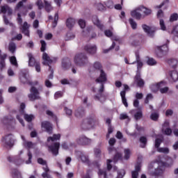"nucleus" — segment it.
I'll use <instances>...</instances> for the list:
<instances>
[{
    "label": "nucleus",
    "instance_id": "f257e3e1",
    "mask_svg": "<svg viewBox=\"0 0 178 178\" xmlns=\"http://www.w3.org/2000/svg\"><path fill=\"white\" fill-rule=\"evenodd\" d=\"M92 69L94 72H100L99 76L96 79V83H100V88L99 90V95L95 96V99L96 101H100V102H105L106 98L105 96L102 95L104 92V83L106 81V74L102 69V64L99 61H96L93 63Z\"/></svg>",
    "mask_w": 178,
    "mask_h": 178
},
{
    "label": "nucleus",
    "instance_id": "f03ea898",
    "mask_svg": "<svg viewBox=\"0 0 178 178\" xmlns=\"http://www.w3.org/2000/svg\"><path fill=\"white\" fill-rule=\"evenodd\" d=\"M97 123H98V119L95 115H92L83 120L81 124V128L82 130H90V129H91V126Z\"/></svg>",
    "mask_w": 178,
    "mask_h": 178
},
{
    "label": "nucleus",
    "instance_id": "7ed1b4c3",
    "mask_svg": "<svg viewBox=\"0 0 178 178\" xmlns=\"http://www.w3.org/2000/svg\"><path fill=\"white\" fill-rule=\"evenodd\" d=\"M74 63L78 66H86V65H88V57L84 53H80L75 56L74 59Z\"/></svg>",
    "mask_w": 178,
    "mask_h": 178
},
{
    "label": "nucleus",
    "instance_id": "20e7f679",
    "mask_svg": "<svg viewBox=\"0 0 178 178\" xmlns=\"http://www.w3.org/2000/svg\"><path fill=\"white\" fill-rule=\"evenodd\" d=\"M28 97L30 101H35L37 99H41V96H40V90L35 86H31L30 88V94L28 95Z\"/></svg>",
    "mask_w": 178,
    "mask_h": 178
},
{
    "label": "nucleus",
    "instance_id": "39448f33",
    "mask_svg": "<svg viewBox=\"0 0 178 178\" xmlns=\"http://www.w3.org/2000/svg\"><path fill=\"white\" fill-rule=\"evenodd\" d=\"M42 59H43L42 65H44V66H49H49L52 65V63H56V61L58 60V58L53 57L51 58V57H49L48 54L45 52H44L42 54Z\"/></svg>",
    "mask_w": 178,
    "mask_h": 178
},
{
    "label": "nucleus",
    "instance_id": "423d86ee",
    "mask_svg": "<svg viewBox=\"0 0 178 178\" xmlns=\"http://www.w3.org/2000/svg\"><path fill=\"white\" fill-rule=\"evenodd\" d=\"M1 141L4 143V147L8 148L9 147L10 148H12L13 145H15V140H13V135L12 134H8L5 137H3L1 138Z\"/></svg>",
    "mask_w": 178,
    "mask_h": 178
},
{
    "label": "nucleus",
    "instance_id": "0eeeda50",
    "mask_svg": "<svg viewBox=\"0 0 178 178\" xmlns=\"http://www.w3.org/2000/svg\"><path fill=\"white\" fill-rule=\"evenodd\" d=\"M41 128L43 131L48 133V134H52L54 130V126L49 121H43L41 122Z\"/></svg>",
    "mask_w": 178,
    "mask_h": 178
},
{
    "label": "nucleus",
    "instance_id": "6e6552de",
    "mask_svg": "<svg viewBox=\"0 0 178 178\" xmlns=\"http://www.w3.org/2000/svg\"><path fill=\"white\" fill-rule=\"evenodd\" d=\"M114 151L115 155L113 159V161L116 163L118 161H122L123 159V155L120 153V152H117L116 149H115L113 147H110L108 148V152L109 154H111V152Z\"/></svg>",
    "mask_w": 178,
    "mask_h": 178
},
{
    "label": "nucleus",
    "instance_id": "1a4fd4ad",
    "mask_svg": "<svg viewBox=\"0 0 178 178\" xmlns=\"http://www.w3.org/2000/svg\"><path fill=\"white\" fill-rule=\"evenodd\" d=\"M76 142L79 145H88V144H91V139L87 138L84 135H81L78 138H76Z\"/></svg>",
    "mask_w": 178,
    "mask_h": 178
},
{
    "label": "nucleus",
    "instance_id": "9d476101",
    "mask_svg": "<svg viewBox=\"0 0 178 178\" xmlns=\"http://www.w3.org/2000/svg\"><path fill=\"white\" fill-rule=\"evenodd\" d=\"M169 51V48L168 47V44H163L161 47H157L156 56L158 58H162Z\"/></svg>",
    "mask_w": 178,
    "mask_h": 178
},
{
    "label": "nucleus",
    "instance_id": "9b49d317",
    "mask_svg": "<svg viewBox=\"0 0 178 178\" xmlns=\"http://www.w3.org/2000/svg\"><path fill=\"white\" fill-rule=\"evenodd\" d=\"M19 79L23 84H29V86H37V84H38V82H31V81H30V76L27 74H22V76H20Z\"/></svg>",
    "mask_w": 178,
    "mask_h": 178
},
{
    "label": "nucleus",
    "instance_id": "f8f14e48",
    "mask_svg": "<svg viewBox=\"0 0 178 178\" xmlns=\"http://www.w3.org/2000/svg\"><path fill=\"white\" fill-rule=\"evenodd\" d=\"M60 147V143H54L51 145L49 146V150L56 156L59 154V147Z\"/></svg>",
    "mask_w": 178,
    "mask_h": 178
},
{
    "label": "nucleus",
    "instance_id": "ddd939ff",
    "mask_svg": "<svg viewBox=\"0 0 178 178\" xmlns=\"http://www.w3.org/2000/svg\"><path fill=\"white\" fill-rule=\"evenodd\" d=\"M134 83L140 88H143L145 84V81H144V79L141 78V75L138 73L134 77Z\"/></svg>",
    "mask_w": 178,
    "mask_h": 178
},
{
    "label": "nucleus",
    "instance_id": "4468645a",
    "mask_svg": "<svg viewBox=\"0 0 178 178\" xmlns=\"http://www.w3.org/2000/svg\"><path fill=\"white\" fill-rule=\"evenodd\" d=\"M84 49L88 54H90V55L97 54V45L95 44H86Z\"/></svg>",
    "mask_w": 178,
    "mask_h": 178
},
{
    "label": "nucleus",
    "instance_id": "2eb2a0df",
    "mask_svg": "<svg viewBox=\"0 0 178 178\" xmlns=\"http://www.w3.org/2000/svg\"><path fill=\"white\" fill-rule=\"evenodd\" d=\"M142 29L145 31V33H147V35L149 37H153L155 34V29L151 28L150 26H147V24H143Z\"/></svg>",
    "mask_w": 178,
    "mask_h": 178
},
{
    "label": "nucleus",
    "instance_id": "dca6fc26",
    "mask_svg": "<svg viewBox=\"0 0 178 178\" xmlns=\"http://www.w3.org/2000/svg\"><path fill=\"white\" fill-rule=\"evenodd\" d=\"M92 21L95 26H97L99 29V30H102V31L105 29L104 26V24L101 23V21H99V19H98V17L97 15H93L92 17Z\"/></svg>",
    "mask_w": 178,
    "mask_h": 178
},
{
    "label": "nucleus",
    "instance_id": "f3484780",
    "mask_svg": "<svg viewBox=\"0 0 178 178\" xmlns=\"http://www.w3.org/2000/svg\"><path fill=\"white\" fill-rule=\"evenodd\" d=\"M170 74V81H173L174 83L177 81L178 80V73L177 71L173 70L169 72ZM176 88L178 90V85L176 86Z\"/></svg>",
    "mask_w": 178,
    "mask_h": 178
},
{
    "label": "nucleus",
    "instance_id": "a211bd4d",
    "mask_svg": "<svg viewBox=\"0 0 178 178\" xmlns=\"http://www.w3.org/2000/svg\"><path fill=\"white\" fill-rule=\"evenodd\" d=\"M29 28L30 26H29V24L25 22L21 29L22 34H24V35H26V37H30Z\"/></svg>",
    "mask_w": 178,
    "mask_h": 178
},
{
    "label": "nucleus",
    "instance_id": "6ab92c4d",
    "mask_svg": "<svg viewBox=\"0 0 178 178\" xmlns=\"http://www.w3.org/2000/svg\"><path fill=\"white\" fill-rule=\"evenodd\" d=\"M27 56L29 58V66L34 67L35 65L38 63V61L35 60V58H34L31 53H28Z\"/></svg>",
    "mask_w": 178,
    "mask_h": 178
},
{
    "label": "nucleus",
    "instance_id": "aec40b11",
    "mask_svg": "<svg viewBox=\"0 0 178 178\" xmlns=\"http://www.w3.org/2000/svg\"><path fill=\"white\" fill-rule=\"evenodd\" d=\"M85 114L86 113L84 112V108L82 107L79 108L75 111V116L78 119L83 118V116H84Z\"/></svg>",
    "mask_w": 178,
    "mask_h": 178
},
{
    "label": "nucleus",
    "instance_id": "412c9836",
    "mask_svg": "<svg viewBox=\"0 0 178 178\" xmlns=\"http://www.w3.org/2000/svg\"><path fill=\"white\" fill-rule=\"evenodd\" d=\"M38 163L44 166L43 170L44 172H49V168H48V165H47V161L42 159V158L38 159Z\"/></svg>",
    "mask_w": 178,
    "mask_h": 178
},
{
    "label": "nucleus",
    "instance_id": "4be33fe9",
    "mask_svg": "<svg viewBox=\"0 0 178 178\" xmlns=\"http://www.w3.org/2000/svg\"><path fill=\"white\" fill-rule=\"evenodd\" d=\"M166 86V83L163 81L160 82V88L159 91L161 94H166L168 91H169L168 87H165Z\"/></svg>",
    "mask_w": 178,
    "mask_h": 178
},
{
    "label": "nucleus",
    "instance_id": "5701e85b",
    "mask_svg": "<svg viewBox=\"0 0 178 178\" xmlns=\"http://www.w3.org/2000/svg\"><path fill=\"white\" fill-rule=\"evenodd\" d=\"M76 24V19L74 18H68L66 21V26L68 29H72V27Z\"/></svg>",
    "mask_w": 178,
    "mask_h": 178
},
{
    "label": "nucleus",
    "instance_id": "b1692460",
    "mask_svg": "<svg viewBox=\"0 0 178 178\" xmlns=\"http://www.w3.org/2000/svg\"><path fill=\"white\" fill-rule=\"evenodd\" d=\"M62 67L63 69H67L68 67H70V59H69V58L63 59Z\"/></svg>",
    "mask_w": 178,
    "mask_h": 178
},
{
    "label": "nucleus",
    "instance_id": "393cba45",
    "mask_svg": "<svg viewBox=\"0 0 178 178\" xmlns=\"http://www.w3.org/2000/svg\"><path fill=\"white\" fill-rule=\"evenodd\" d=\"M161 87V83H152L150 85L149 88L152 92H157Z\"/></svg>",
    "mask_w": 178,
    "mask_h": 178
},
{
    "label": "nucleus",
    "instance_id": "a878e982",
    "mask_svg": "<svg viewBox=\"0 0 178 178\" xmlns=\"http://www.w3.org/2000/svg\"><path fill=\"white\" fill-rule=\"evenodd\" d=\"M131 16L136 19V20H140L143 15L138 12V10H135L131 12Z\"/></svg>",
    "mask_w": 178,
    "mask_h": 178
},
{
    "label": "nucleus",
    "instance_id": "bb28decb",
    "mask_svg": "<svg viewBox=\"0 0 178 178\" xmlns=\"http://www.w3.org/2000/svg\"><path fill=\"white\" fill-rule=\"evenodd\" d=\"M120 95H121V98H122L123 105H124V106L126 108H127V106H129V104L127 103V99H126V92L125 91H121L120 92Z\"/></svg>",
    "mask_w": 178,
    "mask_h": 178
},
{
    "label": "nucleus",
    "instance_id": "cd10ccee",
    "mask_svg": "<svg viewBox=\"0 0 178 178\" xmlns=\"http://www.w3.org/2000/svg\"><path fill=\"white\" fill-rule=\"evenodd\" d=\"M16 43L10 42L8 44V50L11 54H15L16 52Z\"/></svg>",
    "mask_w": 178,
    "mask_h": 178
},
{
    "label": "nucleus",
    "instance_id": "c85d7f7f",
    "mask_svg": "<svg viewBox=\"0 0 178 178\" xmlns=\"http://www.w3.org/2000/svg\"><path fill=\"white\" fill-rule=\"evenodd\" d=\"M142 108L139 107L138 108V112H136L134 115V118L136 120H140L141 118H143V111H141Z\"/></svg>",
    "mask_w": 178,
    "mask_h": 178
},
{
    "label": "nucleus",
    "instance_id": "c756f323",
    "mask_svg": "<svg viewBox=\"0 0 178 178\" xmlns=\"http://www.w3.org/2000/svg\"><path fill=\"white\" fill-rule=\"evenodd\" d=\"M168 65H170V66L175 68L176 67V66H177L178 61L177 59L176 58H171L168 60Z\"/></svg>",
    "mask_w": 178,
    "mask_h": 178
},
{
    "label": "nucleus",
    "instance_id": "7c9ffc66",
    "mask_svg": "<svg viewBox=\"0 0 178 178\" xmlns=\"http://www.w3.org/2000/svg\"><path fill=\"white\" fill-rule=\"evenodd\" d=\"M124 159H125L126 161H129V159H130V155H131V152L130 151V149H124Z\"/></svg>",
    "mask_w": 178,
    "mask_h": 178
},
{
    "label": "nucleus",
    "instance_id": "2f4dec72",
    "mask_svg": "<svg viewBox=\"0 0 178 178\" xmlns=\"http://www.w3.org/2000/svg\"><path fill=\"white\" fill-rule=\"evenodd\" d=\"M56 140H60V134H54L53 137L50 136L47 138V141H56Z\"/></svg>",
    "mask_w": 178,
    "mask_h": 178
},
{
    "label": "nucleus",
    "instance_id": "473e14b6",
    "mask_svg": "<svg viewBox=\"0 0 178 178\" xmlns=\"http://www.w3.org/2000/svg\"><path fill=\"white\" fill-rule=\"evenodd\" d=\"M136 63H137V67L138 70L141 69L143 67V62H141V60H140V55L138 53H136Z\"/></svg>",
    "mask_w": 178,
    "mask_h": 178
},
{
    "label": "nucleus",
    "instance_id": "72a5a7b5",
    "mask_svg": "<svg viewBox=\"0 0 178 178\" xmlns=\"http://www.w3.org/2000/svg\"><path fill=\"white\" fill-rule=\"evenodd\" d=\"M23 145L24 148H26L28 149H30V148H33V142H29L27 140H24L23 143Z\"/></svg>",
    "mask_w": 178,
    "mask_h": 178
},
{
    "label": "nucleus",
    "instance_id": "f704fd0d",
    "mask_svg": "<svg viewBox=\"0 0 178 178\" xmlns=\"http://www.w3.org/2000/svg\"><path fill=\"white\" fill-rule=\"evenodd\" d=\"M24 119L26 122H31L33 120V119H34V115L24 114Z\"/></svg>",
    "mask_w": 178,
    "mask_h": 178
},
{
    "label": "nucleus",
    "instance_id": "c9c22d12",
    "mask_svg": "<svg viewBox=\"0 0 178 178\" xmlns=\"http://www.w3.org/2000/svg\"><path fill=\"white\" fill-rule=\"evenodd\" d=\"M95 7L97 9V10H106V7H105L104 6V4H102V3H97L95 4Z\"/></svg>",
    "mask_w": 178,
    "mask_h": 178
},
{
    "label": "nucleus",
    "instance_id": "e433bc0d",
    "mask_svg": "<svg viewBox=\"0 0 178 178\" xmlns=\"http://www.w3.org/2000/svg\"><path fill=\"white\" fill-rule=\"evenodd\" d=\"M150 119L154 120V122L158 121V119H159V114L158 113H152L150 115Z\"/></svg>",
    "mask_w": 178,
    "mask_h": 178
},
{
    "label": "nucleus",
    "instance_id": "4c0bfd02",
    "mask_svg": "<svg viewBox=\"0 0 178 178\" xmlns=\"http://www.w3.org/2000/svg\"><path fill=\"white\" fill-rule=\"evenodd\" d=\"M45 10L48 13L52 10V6H51V3L44 0Z\"/></svg>",
    "mask_w": 178,
    "mask_h": 178
},
{
    "label": "nucleus",
    "instance_id": "58836bf2",
    "mask_svg": "<svg viewBox=\"0 0 178 178\" xmlns=\"http://www.w3.org/2000/svg\"><path fill=\"white\" fill-rule=\"evenodd\" d=\"M13 178H22V174L17 170H13Z\"/></svg>",
    "mask_w": 178,
    "mask_h": 178
},
{
    "label": "nucleus",
    "instance_id": "ea45409f",
    "mask_svg": "<svg viewBox=\"0 0 178 178\" xmlns=\"http://www.w3.org/2000/svg\"><path fill=\"white\" fill-rule=\"evenodd\" d=\"M147 63L149 66H154V65H156V60H155V59H154L153 58H148Z\"/></svg>",
    "mask_w": 178,
    "mask_h": 178
},
{
    "label": "nucleus",
    "instance_id": "a19ab883",
    "mask_svg": "<svg viewBox=\"0 0 178 178\" xmlns=\"http://www.w3.org/2000/svg\"><path fill=\"white\" fill-rule=\"evenodd\" d=\"M129 24H131V26L133 29V30H136V29H137V22H136V21H134V19L130 18L129 19Z\"/></svg>",
    "mask_w": 178,
    "mask_h": 178
},
{
    "label": "nucleus",
    "instance_id": "79ce46f5",
    "mask_svg": "<svg viewBox=\"0 0 178 178\" xmlns=\"http://www.w3.org/2000/svg\"><path fill=\"white\" fill-rule=\"evenodd\" d=\"M40 44H41V48H40L41 52H45V50L47 49V42H45L44 40H40Z\"/></svg>",
    "mask_w": 178,
    "mask_h": 178
},
{
    "label": "nucleus",
    "instance_id": "37998d69",
    "mask_svg": "<svg viewBox=\"0 0 178 178\" xmlns=\"http://www.w3.org/2000/svg\"><path fill=\"white\" fill-rule=\"evenodd\" d=\"M159 152H162L163 154H169V148L168 147H160L157 149Z\"/></svg>",
    "mask_w": 178,
    "mask_h": 178
},
{
    "label": "nucleus",
    "instance_id": "c03bdc74",
    "mask_svg": "<svg viewBox=\"0 0 178 178\" xmlns=\"http://www.w3.org/2000/svg\"><path fill=\"white\" fill-rule=\"evenodd\" d=\"M159 24H160V26H161V29L163 30V31H165L166 26L165 25V21H163V19H160Z\"/></svg>",
    "mask_w": 178,
    "mask_h": 178
},
{
    "label": "nucleus",
    "instance_id": "a18cd8bd",
    "mask_svg": "<svg viewBox=\"0 0 178 178\" xmlns=\"http://www.w3.org/2000/svg\"><path fill=\"white\" fill-rule=\"evenodd\" d=\"M34 5L33 3H30V4H28L26 6V10L25 13H23V15L24 16H26V15H27V12H29V10H33V8Z\"/></svg>",
    "mask_w": 178,
    "mask_h": 178
},
{
    "label": "nucleus",
    "instance_id": "49530a36",
    "mask_svg": "<svg viewBox=\"0 0 178 178\" xmlns=\"http://www.w3.org/2000/svg\"><path fill=\"white\" fill-rule=\"evenodd\" d=\"M105 5L109 9H113V1L112 0H108L105 2Z\"/></svg>",
    "mask_w": 178,
    "mask_h": 178
},
{
    "label": "nucleus",
    "instance_id": "de8ad7c7",
    "mask_svg": "<svg viewBox=\"0 0 178 178\" xmlns=\"http://www.w3.org/2000/svg\"><path fill=\"white\" fill-rule=\"evenodd\" d=\"M59 19V15L56 13L54 15V22H53V27L55 29L56 24H58V20Z\"/></svg>",
    "mask_w": 178,
    "mask_h": 178
},
{
    "label": "nucleus",
    "instance_id": "09e8293b",
    "mask_svg": "<svg viewBox=\"0 0 178 178\" xmlns=\"http://www.w3.org/2000/svg\"><path fill=\"white\" fill-rule=\"evenodd\" d=\"M140 141L142 144H143L142 148H144L145 145H147V138L145 136H142L140 138Z\"/></svg>",
    "mask_w": 178,
    "mask_h": 178
},
{
    "label": "nucleus",
    "instance_id": "8fccbe9b",
    "mask_svg": "<svg viewBox=\"0 0 178 178\" xmlns=\"http://www.w3.org/2000/svg\"><path fill=\"white\" fill-rule=\"evenodd\" d=\"M99 176H104V178H106V170L99 169L98 172Z\"/></svg>",
    "mask_w": 178,
    "mask_h": 178
},
{
    "label": "nucleus",
    "instance_id": "3c124183",
    "mask_svg": "<svg viewBox=\"0 0 178 178\" xmlns=\"http://www.w3.org/2000/svg\"><path fill=\"white\" fill-rule=\"evenodd\" d=\"M161 143H162V140L161 138H156L155 140V145H154L155 148H157V149H159Z\"/></svg>",
    "mask_w": 178,
    "mask_h": 178
},
{
    "label": "nucleus",
    "instance_id": "603ef678",
    "mask_svg": "<svg viewBox=\"0 0 178 178\" xmlns=\"http://www.w3.org/2000/svg\"><path fill=\"white\" fill-rule=\"evenodd\" d=\"M81 159L82 162H83V163H89L88 156H87L84 154L81 155Z\"/></svg>",
    "mask_w": 178,
    "mask_h": 178
},
{
    "label": "nucleus",
    "instance_id": "864d4df0",
    "mask_svg": "<svg viewBox=\"0 0 178 178\" xmlns=\"http://www.w3.org/2000/svg\"><path fill=\"white\" fill-rule=\"evenodd\" d=\"M126 175V171L124 170H120L118 172V177L117 178H123V177Z\"/></svg>",
    "mask_w": 178,
    "mask_h": 178
},
{
    "label": "nucleus",
    "instance_id": "5fc2aeb1",
    "mask_svg": "<svg viewBox=\"0 0 178 178\" xmlns=\"http://www.w3.org/2000/svg\"><path fill=\"white\" fill-rule=\"evenodd\" d=\"M74 34L69 32L67 33L66 35V41H69L70 40H73V38H74Z\"/></svg>",
    "mask_w": 178,
    "mask_h": 178
},
{
    "label": "nucleus",
    "instance_id": "6e6d98bb",
    "mask_svg": "<svg viewBox=\"0 0 178 178\" xmlns=\"http://www.w3.org/2000/svg\"><path fill=\"white\" fill-rule=\"evenodd\" d=\"M36 5L40 10H41V9L44 8V3H42V0H38L36 2Z\"/></svg>",
    "mask_w": 178,
    "mask_h": 178
},
{
    "label": "nucleus",
    "instance_id": "4d7b16f0",
    "mask_svg": "<svg viewBox=\"0 0 178 178\" xmlns=\"http://www.w3.org/2000/svg\"><path fill=\"white\" fill-rule=\"evenodd\" d=\"M177 19H178L177 13H174V14L171 15V16L170 17V22H176V20H177Z\"/></svg>",
    "mask_w": 178,
    "mask_h": 178
},
{
    "label": "nucleus",
    "instance_id": "13d9d810",
    "mask_svg": "<svg viewBox=\"0 0 178 178\" xmlns=\"http://www.w3.org/2000/svg\"><path fill=\"white\" fill-rule=\"evenodd\" d=\"M10 63H12V65H13L14 66H17V60H16L15 56L10 57Z\"/></svg>",
    "mask_w": 178,
    "mask_h": 178
},
{
    "label": "nucleus",
    "instance_id": "bf43d9fd",
    "mask_svg": "<svg viewBox=\"0 0 178 178\" xmlns=\"http://www.w3.org/2000/svg\"><path fill=\"white\" fill-rule=\"evenodd\" d=\"M8 7H9V6H8L6 4L4 6H1V13H4V14L6 13Z\"/></svg>",
    "mask_w": 178,
    "mask_h": 178
},
{
    "label": "nucleus",
    "instance_id": "052dcab7",
    "mask_svg": "<svg viewBox=\"0 0 178 178\" xmlns=\"http://www.w3.org/2000/svg\"><path fill=\"white\" fill-rule=\"evenodd\" d=\"M63 97V92H60V91H58V92H56L55 94H54V98L55 99H58V98H60Z\"/></svg>",
    "mask_w": 178,
    "mask_h": 178
},
{
    "label": "nucleus",
    "instance_id": "680f3d73",
    "mask_svg": "<svg viewBox=\"0 0 178 178\" xmlns=\"http://www.w3.org/2000/svg\"><path fill=\"white\" fill-rule=\"evenodd\" d=\"M28 156H29V159H28V161H26V163H27V164L31 163V159H33V154H31V152H30V150H28Z\"/></svg>",
    "mask_w": 178,
    "mask_h": 178
},
{
    "label": "nucleus",
    "instance_id": "e2e57ef3",
    "mask_svg": "<svg viewBox=\"0 0 178 178\" xmlns=\"http://www.w3.org/2000/svg\"><path fill=\"white\" fill-rule=\"evenodd\" d=\"M172 34H173L174 35H175L176 37L178 36V25H176L172 31Z\"/></svg>",
    "mask_w": 178,
    "mask_h": 178
},
{
    "label": "nucleus",
    "instance_id": "0e129e2a",
    "mask_svg": "<svg viewBox=\"0 0 178 178\" xmlns=\"http://www.w3.org/2000/svg\"><path fill=\"white\" fill-rule=\"evenodd\" d=\"M126 119H129V115L126 113H121L120 115V120H124Z\"/></svg>",
    "mask_w": 178,
    "mask_h": 178
},
{
    "label": "nucleus",
    "instance_id": "69168bd1",
    "mask_svg": "<svg viewBox=\"0 0 178 178\" xmlns=\"http://www.w3.org/2000/svg\"><path fill=\"white\" fill-rule=\"evenodd\" d=\"M79 25L80 26L81 29H84V27H86V21L79 19Z\"/></svg>",
    "mask_w": 178,
    "mask_h": 178
},
{
    "label": "nucleus",
    "instance_id": "338daca9",
    "mask_svg": "<svg viewBox=\"0 0 178 178\" xmlns=\"http://www.w3.org/2000/svg\"><path fill=\"white\" fill-rule=\"evenodd\" d=\"M112 162V160L111 159H108L107 160V170H111V169H112V165H111V163Z\"/></svg>",
    "mask_w": 178,
    "mask_h": 178
},
{
    "label": "nucleus",
    "instance_id": "774afa93",
    "mask_svg": "<svg viewBox=\"0 0 178 178\" xmlns=\"http://www.w3.org/2000/svg\"><path fill=\"white\" fill-rule=\"evenodd\" d=\"M131 178H138V172L137 171H132Z\"/></svg>",
    "mask_w": 178,
    "mask_h": 178
}]
</instances>
